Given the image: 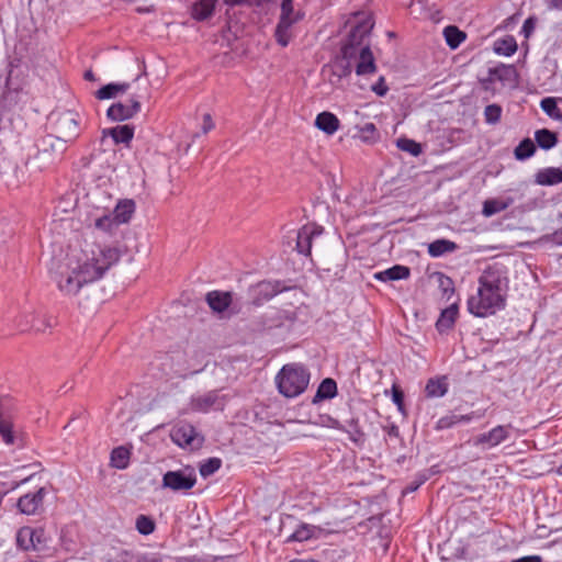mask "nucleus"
I'll use <instances>...</instances> for the list:
<instances>
[{"label":"nucleus","mask_w":562,"mask_h":562,"mask_svg":"<svg viewBox=\"0 0 562 562\" xmlns=\"http://www.w3.org/2000/svg\"><path fill=\"white\" fill-rule=\"evenodd\" d=\"M121 259L117 247L88 243L70 247L66 255L53 262L49 274L65 296H76L82 288L101 280Z\"/></svg>","instance_id":"1"},{"label":"nucleus","mask_w":562,"mask_h":562,"mask_svg":"<svg viewBox=\"0 0 562 562\" xmlns=\"http://www.w3.org/2000/svg\"><path fill=\"white\" fill-rule=\"evenodd\" d=\"M509 290L508 269L501 262L488 263L476 280V290L468 296L467 310L486 318L505 310Z\"/></svg>","instance_id":"2"},{"label":"nucleus","mask_w":562,"mask_h":562,"mask_svg":"<svg viewBox=\"0 0 562 562\" xmlns=\"http://www.w3.org/2000/svg\"><path fill=\"white\" fill-rule=\"evenodd\" d=\"M310 380L311 373L307 368L296 362L284 364L274 378L279 393L286 398H295L303 394Z\"/></svg>","instance_id":"3"},{"label":"nucleus","mask_w":562,"mask_h":562,"mask_svg":"<svg viewBox=\"0 0 562 562\" xmlns=\"http://www.w3.org/2000/svg\"><path fill=\"white\" fill-rule=\"evenodd\" d=\"M371 30V25L368 23H362L357 25L349 35L348 43L341 48V54L345 58H352L358 53V63L356 66V74L358 76H364L374 74L376 70V65L374 60V56L370 49L369 45L361 46L359 49L357 48V44H361L364 36L369 34Z\"/></svg>","instance_id":"4"},{"label":"nucleus","mask_w":562,"mask_h":562,"mask_svg":"<svg viewBox=\"0 0 562 562\" xmlns=\"http://www.w3.org/2000/svg\"><path fill=\"white\" fill-rule=\"evenodd\" d=\"M16 403L13 398L4 396L0 398V436L8 446L19 445L20 437L14 429L16 418Z\"/></svg>","instance_id":"5"},{"label":"nucleus","mask_w":562,"mask_h":562,"mask_svg":"<svg viewBox=\"0 0 562 562\" xmlns=\"http://www.w3.org/2000/svg\"><path fill=\"white\" fill-rule=\"evenodd\" d=\"M304 14L293 10V0H282L281 15L276 29V40L282 47L289 45L292 38V25L302 20Z\"/></svg>","instance_id":"6"},{"label":"nucleus","mask_w":562,"mask_h":562,"mask_svg":"<svg viewBox=\"0 0 562 562\" xmlns=\"http://www.w3.org/2000/svg\"><path fill=\"white\" fill-rule=\"evenodd\" d=\"M170 438L178 447L187 450L200 449L204 438L195 428L186 422H179L170 430Z\"/></svg>","instance_id":"7"},{"label":"nucleus","mask_w":562,"mask_h":562,"mask_svg":"<svg viewBox=\"0 0 562 562\" xmlns=\"http://www.w3.org/2000/svg\"><path fill=\"white\" fill-rule=\"evenodd\" d=\"M15 326L22 331H45L50 327L49 318L33 307L22 310L15 317Z\"/></svg>","instance_id":"8"},{"label":"nucleus","mask_w":562,"mask_h":562,"mask_svg":"<svg viewBox=\"0 0 562 562\" xmlns=\"http://www.w3.org/2000/svg\"><path fill=\"white\" fill-rule=\"evenodd\" d=\"M196 483V475L193 469L168 471L162 476V486L175 492L189 491Z\"/></svg>","instance_id":"9"},{"label":"nucleus","mask_w":562,"mask_h":562,"mask_svg":"<svg viewBox=\"0 0 562 562\" xmlns=\"http://www.w3.org/2000/svg\"><path fill=\"white\" fill-rule=\"evenodd\" d=\"M16 544L24 551L40 550L46 543V532L44 528H33L24 526L16 532Z\"/></svg>","instance_id":"10"},{"label":"nucleus","mask_w":562,"mask_h":562,"mask_svg":"<svg viewBox=\"0 0 562 562\" xmlns=\"http://www.w3.org/2000/svg\"><path fill=\"white\" fill-rule=\"evenodd\" d=\"M87 222L90 226L104 233H111L120 226L112 210L100 206H95L89 212Z\"/></svg>","instance_id":"11"},{"label":"nucleus","mask_w":562,"mask_h":562,"mask_svg":"<svg viewBox=\"0 0 562 562\" xmlns=\"http://www.w3.org/2000/svg\"><path fill=\"white\" fill-rule=\"evenodd\" d=\"M512 425H497L490 431L479 435L474 446L482 449H492L506 441L510 436Z\"/></svg>","instance_id":"12"},{"label":"nucleus","mask_w":562,"mask_h":562,"mask_svg":"<svg viewBox=\"0 0 562 562\" xmlns=\"http://www.w3.org/2000/svg\"><path fill=\"white\" fill-rule=\"evenodd\" d=\"M140 111V102L137 97L130 98L124 102L113 103L106 111L109 120L121 122L132 119Z\"/></svg>","instance_id":"13"},{"label":"nucleus","mask_w":562,"mask_h":562,"mask_svg":"<svg viewBox=\"0 0 562 562\" xmlns=\"http://www.w3.org/2000/svg\"><path fill=\"white\" fill-rule=\"evenodd\" d=\"M56 131L59 138L68 142L79 135V115L75 112L63 113L56 122Z\"/></svg>","instance_id":"14"},{"label":"nucleus","mask_w":562,"mask_h":562,"mask_svg":"<svg viewBox=\"0 0 562 562\" xmlns=\"http://www.w3.org/2000/svg\"><path fill=\"white\" fill-rule=\"evenodd\" d=\"M226 404V397L217 391H211L204 395L192 398L191 407L195 412L207 413L210 411H222Z\"/></svg>","instance_id":"15"},{"label":"nucleus","mask_w":562,"mask_h":562,"mask_svg":"<svg viewBox=\"0 0 562 562\" xmlns=\"http://www.w3.org/2000/svg\"><path fill=\"white\" fill-rule=\"evenodd\" d=\"M323 233V227L315 224H306L297 232L296 250L304 255L310 256L312 250V241Z\"/></svg>","instance_id":"16"},{"label":"nucleus","mask_w":562,"mask_h":562,"mask_svg":"<svg viewBox=\"0 0 562 562\" xmlns=\"http://www.w3.org/2000/svg\"><path fill=\"white\" fill-rule=\"evenodd\" d=\"M46 490L40 487L35 492L27 493L21 496L18 501V508L24 515H35L43 506Z\"/></svg>","instance_id":"17"},{"label":"nucleus","mask_w":562,"mask_h":562,"mask_svg":"<svg viewBox=\"0 0 562 562\" xmlns=\"http://www.w3.org/2000/svg\"><path fill=\"white\" fill-rule=\"evenodd\" d=\"M210 308L217 314H223L228 311L233 303V294L225 291H211L205 297Z\"/></svg>","instance_id":"18"},{"label":"nucleus","mask_w":562,"mask_h":562,"mask_svg":"<svg viewBox=\"0 0 562 562\" xmlns=\"http://www.w3.org/2000/svg\"><path fill=\"white\" fill-rule=\"evenodd\" d=\"M314 125L327 136L336 134L341 126L338 116L329 111L318 113L315 117Z\"/></svg>","instance_id":"19"},{"label":"nucleus","mask_w":562,"mask_h":562,"mask_svg":"<svg viewBox=\"0 0 562 562\" xmlns=\"http://www.w3.org/2000/svg\"><path fill=\"white\" fill-rule=\"evenodd\" d=\"M135 128L132 125L124 124L102 131V138L111 137L115 144L130 145L134 137Z\"/></svg>","instance_id":"20"},{"label":"nucleus","mask_w":562,"mask_h":562,"mask_svg":"<svg viewBox=\"0 0 562 562\" xmlns=\"http://www.w3.org/2000/svg\"><path fill=\"white\" fill-rule=\"evenodd\" d=\"M411 270L406 266L395 265L382 271L374 273L373 278L380 282L405 280L409 278Z\"/></svg>","instance_id":"21"},{"label":"nucleus","mask_w":562,"mask_h":562,"mask_svg":"<svg viewBox=\"0 0 562 562\" xmlns=\"http://www.w3.org/2000/svg\"><path fill=\"white\" fill-rule=\"evenodd\" d=\"M459 314L458 305L452 304L447 308L442 310L439 318L436 322V329L440 333H447L454 326Z\"/></svg>","instance_id":"22"},{"label":"nucleus","mask_w":562,"mask_h":562,"mask_svg":"<svg viewBox=\"0 0 562 562\" xmlns=\"http://www.w3.org/2000/svg\"><path fill=\"white\" fill-rule=\"evenodd\" d=\"M135 202L131 199H124L120 200L115 207L112 210L113 214L115 215L116 222L120 223V225L128 223L134 213H135Z\"/></svg>","instance_id":"23"},{"label":"nucleus","mask_w":562,"mask_h":562,"mask_svg":"<svg viewBox=\"0 0 562 562\" xmlns=\"http://www.w3.org/2000/svg\"><path fill=\"white\" fill-rule=\"evenodd\" d=\"M321 533V528L310 525L301 524L295 530L286 538V542H304L313 538H317Z\"/></svg>","instance_id":"24"},{"label":"nucleus","mask_w":562,"mask_h":562,"mask_svg":"<svg viewBox=\"0 0 562 562\" xmlns=\"http://www.w3.org/2000/svg\"><path fill=\"white\" fill-rule=\"evenodd\" d=\"M536 182L540 186H555L562 183V168L547 167L536 173Z\"/></svg>","instance_id":"25"},{"label":"nucleus","mask_w":562,"mask_h":562,"mask_svg":"<svg viewBox=\"0 0 562 562\" xmlns=\"http://www.w3.org/2000/svg\"><path fill=\"white\" fill-rule=\"evenodd\" d=\"M131 450L124 446L114 448L110 454V465L117 470H125L130 465Z\"/></svg>","instance_id":"26"},{"label":"nucleus","mask_w":562,"mask_h":562,"mask_svg":"<svg viewBox=\"0 0 562 562\" xmlns=\"http://www.w3.org/2000/svg\"><path fill=\"white\" fill-rule=\"evenodd\" d=\"M458 249V245L449 239H436L428 244L427 251L432 258H438L448 252H453Z\"/></svg>","instance_id":"27"},{"label":"nucleus","mask_w":562,"mask_h":562,"mask_svg":"<svg viewBox=\"0 0 562 562\" xmlns=\"http://www.w3.org/2000/svg\"><path fill=\"white\" fill-rule=\"evenodd\" d=\"M448 386L447 376H437L428 380L425 392L428 397H442L447 394Z\"/></svg>","instance_id":"28"},{"label":"nucleus","mask_w":562,"mask_h":562,"mask_svg":"<svg viewBox=\"0 0 562 562\" xmlns=\"http://www.w3.org/2000/svg\"><path fill=\"white\" fill-rule=\"evenodd\" d=\"M518 45L513 35H506L494 42L493 50L499 56L510 57L517 52Z\"/></svg>","instance_id":"29"},{"label":"nucleus","mask_w":562,"mask_h":562,"mask_svg":"<svg viewBox=\"0 0 562 562\" xmlns=\"http://www.w3.org/2000/svg\"><path fill=\"white\" fill-rule=\"evenodd\" d=\"M513 199H487L483 202L482 214L491 217L497 213L505 211L512 205Z\"/></svg>","instance_id":"30"},{"label":"nucleus","mask_w":562,"mask_h":562,"mask_svg":"<svg viewBox=\"0 0 562 562\" xmlns=\"http://www.w3.org/2000/svg\"><path fill=\"white\" fill-rule=\"evenodd\" d=\"M130 85L126 82H111L103 87H101L97 92L95 97L99 100H108L115 98L119 94H122L127 91Z\"/></svg>","instance_id":"31"},{"label":"nucleus","mask_w":562,"mask_h":562,"mask_svg":"<svg viewBox=\"0 0 562 562\" xmlns=\"http://www.w3.org/2000/svg\"><path fill=\"white\" fill-rule=\"evenodd\" d=\"M216 0H198L192 5V18L198 21H203L210 18L215 8Z\"/></svg>","instance_id":"32"},{"label":"nucleus","mask_w":562,"mask_h":562,"mask_svg":"<svg viewBox=\"0 0 562 562\" xmlns=\"http://www.w3.org/2000/svg\"><path fill=\"white\" fill-rule=\"evenodd\" d=\"M535 139L541 149L549 150L557 146L558 136L554 132L541 128L535 132Z\"/></svg>","instance_id":"33"},{"label":"nucleus","mask_w":562,"mask_h":562,"mask_svg":"<svg viewBox=\"0 0 562 562\" xmlns=\"http://www.w3.org/2000/svg\"><path fill=\"white\" fill-rule=\"evenodd\" d=\"M337 395V384L330 379H324L318 385L316 395L314 397V403L323 400H330Z\"/></svg>","instance_id":"34"},{"label":"nucleus","mask_w":562,"mask_h":562,"mask_svg":"<svg viewBox=\"0 0 562 562\" xmlns=\"http://www.w3.org/2000/svg\"><path fill=\"white\" fill-rule=\"evenodd\" d=\"M443 36L447 45L452 49L458 48L467 37L464 32L453 25H449L443 29Z\"/></svg>","instance_id":"35"},{"label":"nucleus","mask_w":562,"mask_h":562,"mask_svg":"<svg viewBox=\"0 0 562 562\" xmlns=\"http://www.w3.org/2000/svg\"><path fill=\"white\" fill-rule=\"evenodd\" d=\"M536 146L530 138H524L515 148L514 156L517 160L524 161L532 157Z\"/></svg>","instance_id":"36"},{"label":"nucleus","mask_w":562,"mask_h":562,"mask_svg":"<svg viewBox=\"0 0 562 562\" xmlns=\"http://www.w3.org/2000/svg\"><path fill=\"white\" fill-rule=\"evenodd\" d=\"M540 108L549 117L562 122V111L558 108L555 98L548 97L542 99Z\"/></svg>","instance_id":"37"},{"label":"nucleus","mask_w":562,"mask_h":562,"mask_svg":"<svg viewBox=\"0 0 562 562\" xmlns=\"http://www.w3.org/2000/svg\"><path fill=\"white\" fill-rule=\"evenodd\" d=\"M136 530L143 535L148 536L155 531V521L153 518L146 515H139L135 522Z\"/></svg>","instance_id":"38"},{"label":"nucleus","mask_w":562,"mask_h":562,"mask_svg":"<svg viewBox=\"0 0 562 562\" xmlns=\"http://www.w3.org/2000/svg\"><path fill=\"white\" fill-rule=\"evenodd\" d=\"M396 145L401 150L409 153L413 156H419L423 151L419 143L406 137L398 138Z\"/></svg>","instance_id":"39"},{"label":"nucleus","mask_w":562,"mask_h":562,"mask_svg":"<svg viewBox=\"0 0 562 562\" xmlns=\"http://www.w3.org/2000/svg\"><path fill=\"white\" fill-rule=\"evenodd\" d=\"M502 113H503V110H502L501 105L495 104V103L488 104L484 109V120L487 124L494 125L501 121Z\"/></svg>","instance_id":"40"},{"label":"nucleus","mask_w":562,"mask_h":562,"mask_svg":"<svg viewBox=\"0 0 562 562\" xmlns=\"http://www.w3.org/2000/svg\"><path fill=\"white\" fill-rule=\"evenodd\" d=\"M222 465V461L218 458H210L200 465V474L203 477H207L214 474Z\"/></svg>","instance_id":"41"},{"label":"nucleus","mask_w":562,"mask_h":562,"mask_svg":"<svg viewBox=\"0 0 562 562\" xmlns=\"http://www.w3.org/2000/svg\"><path fill=\"white\" fill-rule=\"evenodd\" d=\"M360 138L366 143H373L379 138V133L373 123H366L359 128Z\"/></svg>","instance_id":"42"},{"label":"nucleus","mask_w":562,"mask_h":562,"mask_svg":"<svg viewBox=\"0 0 562 562\" xmlns=\"http://www.w3.org/2000/svg\"><path fill=\"white\" fill-rule=\"evenodd\" d=\"M457 424H458L457 415L452 414V415H448V416H443V417L439 418L437 422L436 428L437 429H447V428L453 427Z\"/></svg>","instance_id":"43"},{"label":"nucleus","mask_w":562,"mask_h":562,"mask_svg":"<svg viewBox=\"0 0 562 562\" xmlns=\"http://www.w3.org/2000/svg\"><path fill=\"white\" fill-rule=\"evenodd\" d=\"M536 29V20L535 18H528L525 20L522 26H521V33L526 38H528Z\"/></svg>","instance_id":"44"},{"label":"nucleus","mask_w":562,"mask_h":562,"mask_svg":"<svg viewBox=\"0 0 562 562\" xmlns=\"http://www.w3.org/2000/svg\"><path fill=\"white\" fill-rule=\"evenodd\" d=\"M372 90L380 97H383L389 91V88L385 83V80L383 77H380L378 82L372 86Z\"/></svg>","instance_id":"45"},{"label":"nucleus","mask_w":562,"mask_h":562,"mask_svg":"<svg viewBox=\"0 0 562 562\" xmlns=\"http://www.w3.org/2000/svg\"><path fill=\"white\" fill-rule=\"evenodd\" d=\"M256 290L259 292V293H263L266 296L265 299L266 300H270L274 294L276 292L271 290V285L270 283L268 282H262V283H259L257 286H256Z\"/></svg>","instance_id":"46"},{"label":"nucleus","mask_w":562,"mask_h":562,"mask_svg":"<svg viewBox=\"0 0 562 562\" xmlns=\"http://www.w3.org/2000/svg\"><path fill=\"white\" fill-rule=\"evenodd\" d=\"M392 400L393 402L397 405L398 409L400 411H403V402H404V394L403 392L396 387V386H393L392 387Z\"/></svg>","instance_id":"47"},{"label":"nucleus","mask_w":562,"mask_h":562,"mask_svg":"<svg viewBox=\"0 0 562 562\" xmlns=\"http://www.w3.org/2000/svg\"><path fill=\"white\" fill-rule=\"evenodd\" d=\"M214 122H213V119L211 116V114L209 113H205L203 115V121H202V132L203 134H207L210 131H212L214 128Z\"/></svg>","instance_id":"48"},{"label":"nucleus","mask_w":562,"mask_h":562,"mask_svg":"<svg viewBox=\"0 0 562 562\" xmlns=\"http://www.w3.org/2000/svg\"><path fill=\"white\" fill-rule=\"evenodd\" d=\"M480 415H476L475 412H471L470 414L465 415H457L458 424L460 423H470L471 420L479 418Z\"/></svg>","instance_id":"49"},{"label":"nucleus","mask_w":562,"mask_h":562,"mask_svg":"<svg viewBox=\"0 0 562 562\" xmlns=\"http://www.w3.org/2000/svg\"><path fill=\"white\" fill-rule=\"evenodd\" d=\"M510 562H543V560L540 555H526L512 560Z\"/></svg>","instance_id":"50"},{"label":"nucleus","mask_w":562,"mask_h":562,"mask_svg":"<svg viewBox=\"0 0 562 562\" xmlns=\"http://www.w3.org/2000/svg\"><path fill=\"white\" fill-rule=\"evenodd\" d=\"M508 69H509V67H507V66H505V65L501 64V65H498V66H496V67H494V68H491V69H490V75H491V76H496V77L501 78L502 74H503L504 71L508 70Z\"/></svg>","instance_id":"51"},{"label":"nucleus","mask_w":562,"mask_h":562,"mask_svg":"<svg viewBox=\"0 0 562 562\" xmlns=\"http://www.w3.org/2000/svg\"><path fill=\"white\" fill-rule=\"evenodd\" d=\"M551 241L557 245V246H562V227L557 229L552 235H551Z\"/></svg>","instance_id":"52"},{"label":"nucleus","mask_w":562,"mask_h":562,"mask_svg":"<svg viewBox=\"0 0 562 562\" xmlns=\"http://www.w3.org/2000/svg\"><path fill=\"white\" fill-rule=\"evenodd\" d=\"M549 5L552 9L562 10V0H550Z\"/></svg>","instance_id":"53"},{"label":"nucleus","mask_w":562,"mask_h":562,"mask_svg":"<svg viewBox=\"0 0 562 562\" xmlns=\"http://www.w3.org/2000/svg\"><path fill=\"white\" fill-rule=\"evenodd\" d=\"M223 1L228 5H237V4L247 2L248 0H223Z\"/></svg>","instance_id":"54"},{"label":"nucleus","mask_w":562,"mask_h":562,"mask_svg":"<svg viewBox=\"0 0 562 562\" xmlns=\"http://www.w3.org/2000/svg\"><path fill=\"white\" fill-rule=\"evenodd\" d=\"M330 426L334 427V428L340 429L339 422H337L335 419H331V425Z\"/></svg>","instance_id":"55"},{"label":"nucleus","mask_w":562,"mask_h":562,"mask_svg":"<svg viewBox=\"0 0 562 562\" xmlns=\"http://www.w3.org/2000/svg\"><path fill=\"white\" fill-rule=\"evenodd\" d=\"M92 77H93V74H92L91 71H87V72L85 74V78H86V79H92Z\"/></svg>","instance_id":"56"},{"label":"nucleus","mask_w":562,"mask_h":562,"mask_svg":"<svg viewBox=\"0 0 562 562\" xmlns=\"http://www.w3.org/2000/svg\"><path fill=\"white\" fill-rule=\"evenodd\" d=\"M291 562H317V561H314V560H293Z\"/></svg>","instance_id":"57"},{"label":"nucleus","mask_w":562,"mask_h":562,"mask_svg":"<svg viewBox=\"0 0 562 562\" xmlns=\"http://www.w3.org/2000/svg\"><path fill=\"white\" fill-rule=\"evenodd\" d=\"M350 72H351V68H350V66H347L346 70H345V74H350Z\"/></svg>","instance_id":"58"}]
</instances>
